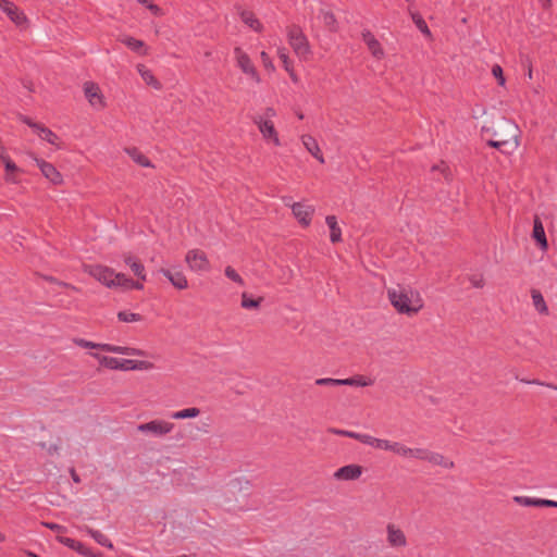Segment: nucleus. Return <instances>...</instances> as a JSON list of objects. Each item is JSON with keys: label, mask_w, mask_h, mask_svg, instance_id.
<instances>
[{"label": "nucleus", "mask_w": 557, "mask_h": 557, "mask_svg": "<svg viewBox=\"0 0 557 557\" xmlns=\"http://www.w3.org/2000/svg\"><path fill=\"white\" fill-rule=\"evenodd\" d=\"M81 530L90 535L99 545L113 549L114 546L112 542L102 532L87 525L82 527Z\"/></svg>", "instance_id": "nucleus-27"}, {"label": "nucleus", "mask_w": 557, "mask_h": 557, "mask_svg": "<svg viewBox=\"0 0 557 557\" xmlns=\"http://www.w3.org/2000/svg\"><path fill=\"white\" fill-rule=\"evenodd\" d=\"M121 41L131 50L138 52L141 55H146L147 48L145 46V42L143 40L136 39L132 36H125L121 38Z\"/></svg>", "instance_id": "nucleus-29"}, {"label": "nucleus", "mask_w": 557, "mask_h": 557, "mask_svg": "<svg viewBox=\"0 0 557 557\" xmlns=\"http://www.w3.org/2000/svg\"><path fill=\"white\" fill-rule=\"evenodd\" d=\"M362 467L359 465H347L338 468L334 472V479L339 481H355L358 480L362 474Z\"/></svg>", "instance_id": "nucleus-16"}, {"label": "nucleus", "mask_w": 557, "mask_h": 557, "mask_svg": "<svg viewBox=\"0 0 557 557\" xmlns=\"http://www.w3.org/2000/svg\"><path fill=\"white\" fill-rule=\"evenodd\" d=\"M325 223L330 228V240L333 244L342 242V228L337 223V219L335 215H327L325 218Z\"/></svg>", "instance_id": "nucleus-25"}, {"label": "nucleus", "mask_w": 557, "mask_h": 557, "mask_svg": "<svg viewBox=\"0 0 557 557\" xmlns=\"http://www.w3.org/2000/svg\"><path fill=\"white\" fill-rule=\"evenodd\" d=\"M117 319L121 322L132 323L139 322L143 320V317L139 313L131 312V311H120L117 313Z\"/></svg>", "instance_id": "nucleus-38"}, {"label": "nucleus", "mask_w": 557, "mask_h": 557, "mask_svg": "<svg viewBox=\"0 0 557 557\" xmlns=\"http://www.w3.org/2000/svg\"><path fill=\"white\" fill-rule=\"evenodd\" d=\"M20 120H21L24 124H26V125H28L29 127H32V128L34 129V132H35V133L38 131V128H39V127H40V125H41V124H39V123H35V122H33V120H32V119H29L28 116H25V115H22V116L20 117Z\"/></svg>", "instance_id": "nucleus-51"}, {"label": "nucleus", "mask_w": 557, "mask_h": 557, "mask_svg": "<svg viewBox=\"0 0 557 557\" xmlns=\"http://www.w3.org/2000/svg\"><path fill=\"white\" fill-rule=\"evenodd\" d=\"M57 539L61 544L65 545L66 547L71 548L73 550L75 549V547L78 543V541L71 539V537H66V536H58Z\"/></svg>", "instance_id": "nucleus-48"}, {"label": "nucleus", "mask_w": 557, "mask_h": 557, "mask_svg": "<svg viewBox=\"0 0 557 557\" xmlns=\"http://www.w3.org/2000/svg\"><path fill=\"white\" fill-rule=\"evenodd\" d=\"M543 9H548L552 5V0H537Z\"/></svg>", "instance_id": "nucleus-62"}, {"label": "nucleus", "mask_w": 557, "mask_h": 557, "mask_svg": "<svg viewBox=\"0 0 557 557\" xmlns=\"http://www.w3.org/2000/svg\"><path fill=\"white\" fill-rule=\"evenodd\" d=\"M531 298L534 309L540 313L547 315L549 313L547 304L539 289H531Z\"/></svg>", "instance_id": "nucleus-26"}, {"label": "nucleus", "mask_w": 557, "mask_h": 557, "mask_svg": "<svg viewBox=\"0 0 557 557\" xmlns=\"http://www.w3.org/2000/svg\"><path fill=\"white\" fill-rule=\"evenodd\" d=\"M395 443L396 442H392V441L384 440V438H377V437L370 435L368 446H371L375 449L387 450V451L393 453Z\"/></svg>", "instance_id": "nucleus-32"}, {"label": "nucleus", "mask_w": 557, "mask_h": 557, "mask_svg": "<svg viewBox=\"0 0 557 557\" xmlns=\"http://www.w3.org/2000/svg\"><path fill=\"white\" fill-rule=\"evenodd\" d=\"M200 409L197 407H188L171 412L170 417L174 420H185L197 418L200 414Z\"/></svg>", "instance_id": "nucleus-31"}, {"label": "nucleus", "mask_w": 557, "mask_h": 557, "mask_svg": "<svg viewBox=\"0 0 557 557\" xmlns=\"http://www.w3.org/2000/svg\"><path fill=\"white\" fill-rule=\"evenodd\" d=\"M159 272L164 275L175 288L182 290L188 287V281L183 272H172L168 269H160Z\"/></svg>", "instance_id": "nucleus-20"}, {"label": "nucleus", "mask_w": 557, "mask_h": 557, "mask_svg": "<svg viewBox=\"0 0 557 557\" xmlns=\"http://www.w3.org/2000/svg\"><path fill=\"white\" fill-rule=\"evenodd\" d=\"M393 453L404 458L421 460V456L424 454V448H411L399 442H396Z\"/></svg>", "instance_id": "nucleus-21"}, {"label": "nucleus", "mask_w": 557, "mask_h": 557, "mask_svg": "<svg viewBox=\"0 0 557 557\" xmlns=\"http://www.w3.org/2000/svg\"><path fill=\"white\" fill-rule=\"evenodd\" d=\"M285 71L288 73L292 82L297 84L299 78H298V75L296 74V72L294 70V66H292V67H289V70H285Z\"/></svg>", "instance_id": "nucleus-56"}, {"label": "nucleus", "mask_w": 557, "mask_h": 557, "mask_svg": "<svg viewBox=\"0 0 557 557\" xmlns=\"http://www.w3.org/2000/svg\"><path fill=\"white\" fill-rule=\"evenodd\" d=\"M532 236L536 240L542 250L547 249L548 244L545 235V230L540 218L537 216L534 219Z\"/></svg>", "instance_id": "nucleus-24"}, {"label": "nucleus", "mask_w": 557, "mask_h": 557, "mask_svg": "<svg viewBox=\"0 0 557 557\" xmlns=\"http://www.w3.org/2000/svg\"><path fill=\"white\" fill-rule=\"evenodd\" d=\"M544 507H555L557 508V502L550 499H544Z\"/></svg>", "instance_id": "nucleus-61"}, {"label": "nucleus", "mask_w": 557, "mask_h": 557, "mask_svg": "<svg viewBox=\"0 0 557 557\" xmlns=\"http://www.w3.org/2000/svg\"><path fill=\"white\" fill-rule=\"evenodd\" d=\"M262 301H263L262 297L253 299L247 293H243L240 306H242V308L247 309V310L258 309Z\"/></svg>", "instance_id": "nucleus-37"}, {"label": "nucleus", "mask_w": 557, "mask_h": 557, "mask_svg": "<svg viewBox=\"0 0 557 557\" xmlns=\"http://www.w3.org/2000/svg\"><path fill=\"white\" fill-rule=\"evenodd\" d=\"M34 161L36 162L37 166L40 169L41 174L50 181L54 185H60L63 183V176L62 174L57 170V168L42 159H39L37 157H34Z\"/></svg>", "instance_id": "nucleus-15"}, {"label": "nucleus", "mask_w": 557, "mask_h": 557, "mask_svg": "<svg viewBox=\"0 0 557 557\" xmlns=\"http://www.w3.org/2000/svg\"><path fill=\"white\" fill-rule=\"evenodd\" d=\"M329 432L332 434L345 436V437H347V434H348V430H341V429H335V428L330 429Z\"/></svg>", "instance_id": "nucleus-57"}, {"label": "nucleus", "mask_w": 557, "mask_h": 557, "mask_svg": "<svg viewBox=\"0 0 557 557\" xmlns=\"http://www.w3.org/2000/svg\"><path fill=\"white\" fill-rule=\"evenodd\" d=\"M528 77L529 78H532V69L530 67L529 71H528Z\"/></svg>", "instance_id": "nucleus-64"}, {"label": "nucleus", "mask_w": 557, "mask_h": 557, "mask_svg": "<svg viewBox=\"0 0 557 557\" xmlns=\"http://www.w3.org/2000/svg\"><path fill=\"white\" fill-rule=\"evenodd\" d=\"M282 200L286 207L290 208L293 216L301 227L310 226L315 213L314 206L310 205L307 200L292 202L290 197H283Z\"/></svg>", "instance_id": "nucleus-5"}, {"label": "nucleus", "mask_w": 557, "mask_h": 557, "mask_svg": "<svg viewBox=\"0 0 557 557\" xmlns=\"http://www.w3.org/2000/svg\"><path fill=\"white\" fill-rule=\"evenodd\" d=\"M225 276L233 281L234 283L243 286L245 284L243 277L237 273V271L232 267H226L224 270Z\"/></svg>", "instance_id": "nucleus-40"}, {"label": "nucleus", "mask_w": 557, "mask_h": 557, "mask_svg": "<svg viewBox=\"0 0 557 557\" xmlns=\"http://www.w3.org/2000/svg\"><path fill=\"white\" fill-rule=\"evenodd\" d=\"M410 16L412 18V22L417 26V28L428 38H432V33L426 24V22L423 20L422 15L418 12L410 11Z\"/></svg>", "instance_id": "nucleus-33"}, {"label": "nucleus", "mask_w": 557, "mask_h": 557, "mask_svg": "<svg viewBox=\"0 0 557 557\" xmlns=\"http://www.w3.org/2000/svg\"><path fill=\"white\" fill-rule=\"evenodd\" d=\"M137 2L147 7V4H149L151 1L150 0H137Z\"/></svg>", "instance_id": "nucleus-63"}, {"label": "nucleus", "mask_w": 557, "mask_h": 557, "mask_svg": "<svg viewBox=\"0 0 557 557\" xmlns=\"http://www.w3.org/2000/svg\"><path fill=\"white\" fill-rule=\"evenodd\" d=\"M347 437L357 440L360 443L366 444V445H368L369 440H370V435L369 434L357 433V432H354V431H348Z\"/></svg>", "instance_id": "nucleus-46"}, {"label": "nucleus", "mask_w": 557, "mask_h": 557, "mask_svg": "<svg viewBox=\"0 0 557 557\" xmlns=\"http://www.w3.org/2000/svg\"><path fill=\"white\" fill-rule=\"evenodd\" d=\"M70 473H71V476H72V479H73V481L75 483H79L81 482V479H79L78 474L76 473L75 469L72 468L70 470Z\"/></svg>", "instance_id": "nucleus-60"}, {"label": "nucleus", "mask_w": 557, "mask_h": 557, "mask_svg": "<svg viewBox=\"0 0 557 557\" xmlns=\"http://www.w3.org/2000/svg\"><path fill=\"white\" fill-rule=\"evenodd\" d=\"M492 74L497 79L498 85L505 86L506 79H505L503 69L500 65H498V64L493 65Z\"/></svg>", "instance_id": "nucleus-45"}, {"label": "nucleus", "mask_w": 557, "mask_h": 557, "mask_svg": "<svg viewBox=\"0 0 557 557\" xmlns=\"http://www.w3.org/2000/svg\"><path fill=\"white\" fill-rule=\"evenodd\" d=\"M84 94L92 108L102 110L106 107L104 97L97 84L92 82H86L84 84Z\"/></svg>", "instance_id": "nucleus-13"}, {"label": "nucleus", "mask_w": 557, "mask_h": 557, "mask_svg": "<svg viewBox=\"0 0 557 557\" xmlns=\"http://www.w3.org/2000/svg\"><path fill=\"white\" fill-rule=\"evenodd\" d=\"M242 21L249 26L251 29L256 32L262 30L261 22L256 17V15L250 11H243L240 13Z\"/></svg>", "instance_id": "nucleus-34"}, {"label": "nucleus", "mask_w": 557, "mask_h": 557, "mask_svg": "<svg viewBox=\"0 0 557 557\" xmlns=\"http://www.w3.org/2000/svg\"><path fill=\"white\" fill-rule=\"evenodd\" d=\"M234 60H235L236 66L250 81H252L256 84L261 83L260 74L247 52H245L242 48L236 47L234 49Z\"/></svg>", "instance_id": "nucleus-7"}, {"label": "nucleus", "mask_w": 557, "mask_h": 557, "mask_svg": "<svg viewBox=\"0 0 557 557\" xmlns=\"http://www.w3.org/2000/svg\"><path fill=\"white\" fill-rule=\"evenodd\" d=\"M126 152L132 158V160L134 162H136L137 164H139L140 166H144V168L152 166L150 160L145 154H143L137 148L126 149Z\"/></svg>", "instance_id": "nucleus-36"}, {"label": "nucleus", "mask_w": 557, "mask_h": 557, "mask_svg": "<svg viewBox=\"0 0 557 557\" xmlns=\"http://www.w3.org/2000/svg\"><path fill=\"white\" fill-rule=\"evenodd\" d=\"M352 377L355 380V386L357 387L371 386L374 383V381L371 377L364 375H355Z\"/></svg>", "instance_id": "nucleus-44"}, {"label": "nucleus", "mask_w": 557, "mask_h": 557, "mask_svg": "<svg viewBox=\"0 0 557 557\" xmlns=\"http://www.w3.org/2000/svg\"><path fill=\"white\" fill-rule=\"evenodd\" d=\"M277 57L281 60L284 70H289V67L294 66L293 61L289 59L288 51L285 47L277 48Z\"/></svg>", "instance_id": "nucleus-39"}, {"label": "nucleus", "mask_w": 557, "mask_h": 557, "mask_svg": "<svg viewBox=\"0 0 557 557\" xmlns=\"http://www.w3.org/2000/svg\"><path fill=\"white\" fill-rule=\"evenodd\" d=\"M362 39L375 59L382 60L384 58L385 53L381 44L370 30L362 32Z\"/></svg>", "instance_id": "nucleus-18"}, {"label": "nucleus", "mask_w": 557, "mask_h": 557, "mask_svg": "<svg viewBox=\"0 0 557 557\" xmlns=\"http://www.w3.org/2000/svg\"><path fill=\"white\" fill-rule=\"evenodd\" d=\"M513 502L523 507H544V499L530 496H513Z\"/></svg>", "instance_id": "nucleus-35"}, {"label": "nucleus", "mask_w": 557, "mask_h": 557, "mask_svg": "<svg viewBox=\"0 0 557 557\" xmlns=\"http://www.w3.org/2000/svg\"><path fill=\"white\" fill-rule=\"evenodd\" d=\"M481 133L491 135L487 145L503 153H511L520 146L521 131L511 120L502 119L494 131L487 126H482Z\"/></svg>", "instance_id": "nucleus-2"}, {"label": "nucleus", "mask_w": 557, "mask_h": 557, "mask_svg": "<svg viewBox=\"0 0 557 557\" xmlns=\"http://www.w3.org/2000/svg\"><path fill=\"white\" fill-rule=\"evenodd\" d=\"M44 525L57 533H61L65 531V528L63 525L53 523V522H44Z\"/></svg>", "instance_id": "nucleus-52"}, {"label": "nucleus", "mask_w": 557, "mask_h": 557, "mask_svg": "<svg viewBox=\"0 0 557 557\" xmlns=\"http://www.w3.org/2000/svg\"><path fill=\"white\" fill-rule=\"evenodd\" d=\"M74 344L82 348L100 349L107 352L126 355V356H144V351L134 347L117 346L113 344L94 343L84 338H74Z\"/></svg>", "instance_id": "nucleus-6"}, {"label": "nucleus", "mask_w": 557, "mask_h": 557, "mask_svg": "<svg viewBox=\"0 0 557 557\" xmlns=\"http://www.w3.org/2000/svg\"><path fill=\"white\" fill-rule=\"evenodd\" d=\"M146 8L156 16H162L163 15V11L161 10V8L158 7L157 4L152 3V2L147 4Z\"/></svg>", "instance_id": "nucleus-53"}, {"label": "nucleus", "mask_w": 557, "mask_h": 557, "mask_svg": "<svg viewBox=\"0 0 557 557\" xmlns=\"http://www.w3.org/2000/svg\"><path fill=\"white\" fill-rule=\"evenodd\" d=\"M85 272L107 287H112L115 276L113 269L101 264H89L85 265Z\"/></svg>", "instance_id": "nucleus-12"}, {"label": "nucleus", "mask_w": 557, "mask_h": 557, "mask_svg": "<svg viewBox=\"0 0 557 557\" xmlns=\"http://www.w3.org/2000/svg\"><path fill=\"white\" fill-rule=\"evenodd\" d=\"M185 261L188 268L194 272H208L211 269L206 252L200 249L188 250L185 256Z\"/></svg>", "instance_id": "nucleus-10"}, {"label": "nucleus", "mask_w": 557, "mask_h": 557, "mask_svg": "<svg viewBox=\"0 0 557 557\" xmlns=\"http://www.w3.org/2000/svg\"><path fill=\"white\" fill-rule=\"evenodd\" d=\"M387 299L397 313L407 317L417 315L424 307L421 293L410 285L397 284L387 288Z\"/></svg>", "instance_id": "nucleus-1"}, {"label": "nucleus", "mask_w": 557, "mask_h": 557, "mask_svg": "<svg viewBox=\"0 0 557 557\" xmlns=\"http://www.w3.org/2000/svg\"><path fill=\"white\" fill-rule=\"evenodd\" d=\"M79 555L84 557H99V554L94 553V550L89 547H87L84 543L79 542L77 543L75 549Z\"/></svg>", "instance_id": "nucleus-41"}, {"label": "nucleus", "mask_w": 557, "mask_h": 557, "mask_svg": "<svg viewBox=\"0 0 557 557\" xmlns=\"http://www.w3.org/2000/svg\"><path fill=\"white\" fill-rule=\"evenodd\" d=\"M469 281L473 287L482 288L484 286V278L481 275H472Z\"/></svg>", "instance_id": "nucleus-50"}, {"label": "nucleus", "mask_w": 557, "mask_h": 557, "mask_svg": "<svg viewBox=\"0 0 557 557\" xmlns=\"http://www.w3.org/2000/svg\"><path fill=\"white\" fill-rule=\"evenodd\" d=\"M286 37L290 48L299 60L309 61L311 59L312 51L310 44L300 27L296 25L288 26Z\"/></svg>", "instance_id": "nucleus-4"}, {"label": "nucleus", "mask_w": 557, "mask_h": 557, "mask_svg": "<svg viewBox=\"0 0 557 557\" xmlns=\"http://www.w3.org/2000/svg\"><path fill=\"white\" fill-rule=\"evenodd\" d=\"M3 164L7 171V182L16 183V180L11 175L13 172L17 171L16 164L11 159L3 162Z\"/></svg>", "instance_id": "nucleus-42"}, {"label": "nucleus", "mask_w": 557, "mask_h": 557, "mask_svg": "<svg viewBox=\"0 0 557 557\" xmlns=\"http://www.w3.org/2000/svg\"><path fill=\"white\" fill-rule=\"evenodd\" d=\"M300 141L305 149L321 164L325 162L322 150L317 139L310 134H304L300 136Z\"/></svg>", "instance_id": "nucleus-17"}, {"label": "nucleus", "mask_w": 557, "mask_h": 557, "mask_svg": "<svg viewBox=\"0 0 557 557\" xmlns=\"http://www.w3.org/2000/svg\"><path fill=\"white\" fill-rule=\"evenodd\" d=\"M124 263L129 267L133 273L140 278L146 281V271L144 264L133 255L126 253L123 256Z\"/></svg>", "instance_id": "nucleus-22"}, {"label": "nucleus", "mask_w": 557, "mask_h": 557, "mask_svg": "<svg viewBox=\"0 0 557 557\" xmlns=\"http://www.w3.org/2000/svg\"><path fill=\"white\" fill-rule=\"evenodd\" d=\"M91 356L98 360L99 364L110 370H137L140 369L143 362L132 359H119L99 354H91Z\"/></svg>", "instance_id": "nucleus-9"}, {"label": "nucleus", "mask_w": 557, "mask_h": 557, "mask_svg": "<svg viewBox=\"0 0 557 557\" xmlns=\"http://www.w3.org/2000/svg\"><path fill=\"white\" fill-rule=\"evenodd\" d=\"M36 134L47 143H49L52 146L60 147V138L59 136L52 132L50 128L46 127L45 125H40Z\"/></svg>", "instance_id": "nucleus-30"}, {"label": "nucleus", "mask_w": 557, "mask_h": 557, "mask_svg": "<svg viewBox=\"0 0 557 557\" xmlns=\"http://www.w3.org/2000/svg\"><path fill=\"white\" fill-rule=\"evenodd\" d=\"M175 424L169 420L154 419L137 425V431L143 434H150L154 437H164L171 434Z\"/></svg>", "instance_id": "nucleus-8"}, {"label": "nucleus", "mask_w": 557, "mask_h": 557, "mask_svg": "<svg viewBox=\"0 0 557 557\" xmlns=\"http://www.w3.org/2000/svg\"><path fill=\"white\" fill-rule=\"evenodd\" d=\"M137 71L140 75V77L143 78V81L147 85L153 87L154 89L161 88L160 82L154 77L153 73L149 69H147L144 64H138Z\"/></svg>", "instance_id": "nucleus-28"}, {"label": "nucleus", "mask_w": 557, "mask_h": 557, "mask_svg": "<svg viewBox=\"0 0 557 557\" xmlns=\"http://www.w3.org/2000/svg\"><path fill=\"white\" fill-rule=\"evenodd\" d=\"M0 10L3 11L17 26H22L27 23V17L24 12L9 0H0Z\"/></svg>", "instance_id": "nucleus-14"}, {"label": "nucleus", "mask_w": 557, "mask_h": 557, "mask_svg": "<svg viewBox=\"0 0 557 557\" xmlns=\"http://www.w3.org/2000/svg\"><path fill=\"white\" fill-rule=\"evenodd\" d=\"M324 24L327 25L331 29H335L336 20L333 13L324 12L323 13Z\"/></svg>", "instance_id": "nucleus-49"}, {"label": "nucleus", "mask_w": 557, "mask_h": 557, "mask_svg": "<svg viewBox=\"0 0 557 557\" xmlns=\"http://www.w3.org/2000/svg\"><path fill=\"white\" fill-rule=\"evenodd\" d=\"M112 287H123L125 289H143L144 285L127 277L123 273H115Z\"/></svg>", "instance_id": "nucleus-23"}, {"label": "nucleus", "mask_w": 557, "mask_h": 557, "mask_svg": "<svg viewBox=\"0 0 557 557\" xmlns=\"http://www.w3.org/2000/svg\"><path fill=\"white\" fill-rule=\"evenodd\" d=\"M9 156L7 153V149L2 146V144L0 145V161L1 162H5L7 160H9Z\"/></svg>", "instance_id": "nucleus-58"}, {"label": "nucleus", "mask_w": 557, "mask_h": 557, "mask_svg": "<svg viewBox=\"0 0 557 557\" xmlns=\"http://www.w3.org/2000/svg\"><path fill=\"white\" fill-rule=\"evenodd\" d=\"M421 460L429 461L432 465L441 466L446 469L454 468V461L445 458L438 453L431 451L424 448V454L421 456Z\"/></svg>", "instance_id": "nucleus-19"}, {"label": "nucleus", "mask_w": 557, "mask_h": 557, "mask_svg": "<svg viewBox=\"0 0 557 557\" xmlns=\"http://www.w3.org/2000/svg\"><path fill=\"white\" fill-rule=\"evenodd\" d=\"M315 385L319 386H339L341 379L321 377L314 381Z\"/></svg>", "instance_id": "nucleus-43"}, {"label": "nucleus", "mask_w": 557, "mask_h": 557, "mask_svg": "<svg viewBox=\"0 0 557 557\" xmlns=\"http://www.w3.org/2000/svg\"><path fill=\"white\" fill-rule=\"evenodd\" d=\"M386 543L395 549H403L408 545L407 536L398 524L394 522L386 524Z\"/></svg>", "instance_id": "nucleus-11"}, {"label": "nucleus", "mask_w": 557, "mask_h": 557, "mask_svg": "<svg viewBox=\"0 0 557 557\" xmlns=\"http://www.w3.org/2000/svg\"><path fill=\"white\" fill-rule=\"evenodd\" d=\"M433 171H440L445 177H447V172L449 171L448 165L445 162H441L437 165L432 168Z\"/></svg>", "instance_id": "nucleus-55"}, {"label": "nucleus", "mask_w": 557, "mask_h": 557, "mask_svg": "<svg viewBox=\"0 0 557 557\" xmlns=\"http://www.w3.org/2000/svg\"><path fill=\"white\" fill-rule=\"evenodd\" d=\"M341 385L355 386L354 377L341 379Z\"/></svg>", "instance_id": "nucleus-59"}, {"label": "nucleus", "mask_w": 557, "mask_h": 557, "mask_svg": "<svg viewBox=\"0 0 557 557\" xmlns=\"http://www.w3.org/2000/svg\"><path fill=\"white\" fill-rule=\"evenodd\" d=\"M521 382H524L527 384L543 385V386H546V387H549V388H553V389L557 391V386L556 385H553L550 383H544V382H541L539 380H531V381L521 380Z\"/></svg>", "instance_id": "nucleus-54"}, {"label": "nucleus", "mask_w": 557, "mask_h": 557, "mask_svg": "<svg viewBox=\"0 0 557 557\" xmlns=\"http://www.w3.org/2000/svg\"><path fill=\"white\" fill-rule=\"evenodd\" d=\"M260 59H261L262 65L264 66L265 70H268V71L275 70L272 59L265 51H262L260 53Z\"/></svg>", "instance_id": "nucleus-47"}, {"label": "nucleus", "mask_w": 557, "mask_h": 557, "mask_svg": "<svg viewBox=\"0 0 557 557\" xmlns=\"http://www.w3.org/2000/svg\"><path fill=\"white\" fill-rule=\"evenodd\" d=\"M276 116V110L272 107H267L262 112L252 117V122L257 126L265 144L274 147H281V137L274 123V119Z\"/></svg>", "instance_id": "nucleus-3"}]
</instances>
